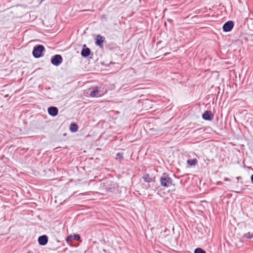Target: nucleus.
Instances as JSON below:
<instances>
[{"instance_id": "nucleus-13", "label": "nucleus", "mask_w": 253, "mask_h": 253, "mask_svg": "<svg viewBox=\"0 0 253 253\" xmlns=\"http://www.w3.org/2000/svg\"><path fill=\"white\" fill-rule=\"evenodd\" d=\"M197 160L196 159H189L187 161V163L189 165L193 166L196 165Z\"/></svg>"}, {"instance_id": "nucleus-10", "label": "nucleus", "mask_w": 253, "mask_h": 253, "mask_svg": "<svg viewBox=\"0 0 253 253\" xmlns=\"http://www.w3.org/2000/svg\"><path fill=\"white\" fill-rule=\"evenodd\" d=\"M90 54V50L89 48H83L81 52V55L84 57H88Z\"/></svg>"}, {"instance_id": "nucleus-17", "label": "nucleus", "mask_w": 253, "mask_h": 253, "mask_svg": "<svg viewBox=\"0 0 253 253\" xmlns=\"http://www.w3.org/2000/svg\"><path fill=\"white\" fill-rule=\"evenodd\" d=\"M73 236V239L78 241L80 239V236L79 234H74Z\"/></svg>"}, {"instance_id": "nucleus-15", "label": "nucleus", "mask_w": 253, "mask_h": 253, "mask_svg": "<svg viewBox=\"0 0 253 253\" xmlns=\"http://www.w3.org/2000/svg\"><path fill=\"white\" fill-rule=\"evenodd\" d=\"M194 253H206V252L202 249L198 248L195 250Z\"/></svg>"}, {"instance_id": "nucleus-11", "label": "nucleus", "mask_w": 253, "mask_h": 253, "mask_svg": "<svg viewBox=\"0 0 253 253\" xmlns=\"http://www.w3.org/2000/svg\"><path fill=\"white\" fill-rule=\"evenodd\" d=\"M78 126L75 123H71L70 126V129L73 132H77L78 130Z\"/></svg>"}, {"instance_id": "nucleus-1", "label": "nucleus", "mask_w": 253, "mask_h": 253, "mask_svg": "<svg viewBox=\"0 0 253 253\" xmlns=\"http://www.w3.org/2000/svg\"><path fill=\"white\" fill-rule=\"evenodd\" d=\"M160 182L161 186L165 187H170L172 185V179L166 173H164L161 177Z\"/></svg>"}, {"instance_id": "nucleus-20", "label": "nucleus", "mask_w": 253, "mask_h": 253, "mask_svg": "<svg viewBox=\"0 0 253 253\" xmlns=\"http://www.w3.org/2000/svg\"><path fill=\"white\" fill-rule=\"evenodd\" d=\"M251 179L252 182L253 183V174L251 176Z\"/></svg>"}, {"instance_id": "nucleus-9", "label": "nucleus", "mask_w": 253, "mask_h": 253, "mask_svg": "<svg viewBox=\"0 0 253 253\" xmlns=\"http://www.w3.org/2000/svg\"><path fill=\"white\" fill-rule=\"evenodd\" d=\"M104 37H102L100 35H97L95 39V44L99 46H101L103 42H104Z\"/></svg>"}, {"instance_id": "nucleus-8", "label": "nucleus", "mask_w": 253, "mask_h": 253, "mask_svg": "<svg viewBox=\"0 0 253 253\" xmlns=\"http://www.w3.org/2000/svg\"><path fill=\"white\" fill-rule=\"evenodd\" d=\"M48 114L53 116H56L57 115L58 113V110L56 107H50L48 108Z\"/></svg>"}, {"instance_id": "nucleus-7", "label": "nucleus", "mask_w": 253, "mask_h": 253, "mask_svg": "<svg viewBox=\"0 0 253 253\" xmlns=\"http://www.w3.org/2000/svg\"><path fill=\"white\" fill-rule=\"evenodd\" d=\"M89 95L90 96L94 97H99L101 96L100 94V90L97 86H96L93 88V90H91L89 92Z\"/></svg>"}, {"instance_id": "nucleus-18", "label": "nucleus", "mask_w": 253, "mask_h": 253, "mask_svg": "<svg viewBox=\"0 0 253 253\" xmlns=\"http://www.w3.org/2000/svg\"><path fill=\"white\" fill-rule=\"evenodd\" d=\"M73 239V236L72 235L68 236L66 238V241L67 242L71 241Z\"/></svg>"}, {"instance_id": "nucleus-4", "label": "nucleus", "mask_w": 253, "mask_h": 253, "mask_svg": "<svg viewBox=\"0 0 253 253\" xmlns=\"http://www.w3.org/2000/svg\"><path fill=\"white\" fill-rule=\"evenodd\" d=\"M234 27V22L232 21H228L226 22L223 26V30L224 32L230 31Z\"/></svg>"}, {"instance_id": "nucleus-5", "label": "nucleus", "mask_w": 253, "mask_h": 253, "mask_svg": "<svg viewBox=\"0 0 253 253\" xmlns=\"http://www.w3.org/2000/svg\"><path fill=\"white\" fill-rule=\"evenodd\" d=\"M202 118L205 120L211 121L213 118V115L210 111H206L202 115Z\"/></svg>"}, {"instance_id": "nucleus-14", "label": "nucleus", "mask_w": 253, "mask_h": 253, "mask_svg": "<svg viewBox=\"0 0 253 253\" xmlns=\"http://www.w3.org/2000/svg\"><path fill=\"white\" fill-rule=\"evenodd\" d=\"M243 238L246 239H252L253 238V233L249 232L247 233H245L243 235Z\"/></svg>"}, {"instance_id": "nucleus-12", "label": "nucleus", "mask_w": 253, "mask_h": 253, "mask_svg": "<svg viewBox=\"0 0 253 253\" xmlns=\"http://www.w3.org/2000/svg\"><path fill=\"white\" fill-rule=\"evenodd\" d=\"M143 180L147 182H150L152 181V177H151L149 174L145 173L143 175L142 177Z\"/></svg>"}, {"instance_id": "nucleus-2", "label": "nucleus", "mask_w": 253, "mask_h": 253, "mask_svg": "<svg viewBox=\"0 0 253 253\" xmlns=\"http://www.w3.org/2000/svg\"><path fill=\"white\" fill-rule=\"evenodd\" d=\"M44 50V47L42 45H38L35 46L33 50L34 57L37 58L41 57Z\"/></svg>"}, {"instance_id": "nucleus-6", "label": "nucleus", "mask_w": 253, "mask_h": 253, "mask_svg": "<svg viewBox=\"0 0 253 253\" xmlns=\"http://www.w3.org/2000/svg\"><path fill=\"white\" fill-rule=\"evenodd\" d=\"M48 242V237L46 235H42L39 237L38 242L40 245L44 246Z\"/></svg>"}, {"instance_id": "nucleus-19", "label": "nucleus", "mask_w": 253, "mask_h": 253, "mask_svg": "<svg viewBox=\"0 0 253 253\" xmlns=\"http://www.w3.org/2000/svg\"><path fill=\"white\" fill-rule=\"evenodd\" d=\"M127 73L132 74V73H134V70L132 68L127 69Z\"/></svg>"}, {"instance_id": "nucleus-16", "label": "nucleus", "mask_w": 253, "mask_h": 253, "mask_svg": "<svg viewBox=\"0 0 253 253\" xmlns=\"http://www.w3.org/2000/svg\"><path fill=\"white\" fill-rule=\"evenodd\" d=\"M122 158H123V155H122V153H118L116 155V159H117V160H121V159H122Z\"/></svg>"}, {"instance_id": "nucleus-3", "label": "nucleus", "mask_w": 253, "mask_h": 253, "mask_svg": "<svg viewBox=\"0 0 253 253\" xmlns=\"http://www.w3.org/2000/svg\"><path fill=\"white\" fill-rule=\"evenodd\" d=\"M62 57L59 54H57L52 57L51 60V63L55 66H59L62 62Z\"/></svg>"}]
</instances>
